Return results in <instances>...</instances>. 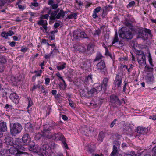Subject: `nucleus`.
Returning <instances> with one entry per match:
<instances>
[{
	"label": "nucleus",
	"mask_w": 156,
	"mask_h": 156,
	"mask_svg": "<svg viewBox=\"0 0 156 156\" xmlns=\"http://www.w3.org/2000/svg\"><path fill=\"white\" fill-rule=\"evenodd\" d=\"M26 146H27V145H25L23 142H21L20 140L19 139H16L14 144V147L17 148V149L18 150L17 151L16 156H18L20 154L23 153H27L20 151L22 150L23 151H25L26 149L25 147Z\"/></svg>",
	"instance_id": "nucleus-1"
},
{
	"label": "nucleus",
	"mask_w": 156,
	"mask_h": 156,
	"mask_svg": "<svg viewBox=\"0 0 156 156\" xmlns=\"http://www.w3.org/2000/svg\"><path fill=\"white\" fill-rule=\"evenodd\" d=\"M119 35L123 38L127 39H131L133 37V35L129 29L126 28H122L119 31Z\"/></svg>",
	"instance_id": "nucleus-2"
},
{
	"label": "nucleus",
	"mask_w": 156,
	"mask_h": 156,
	"mask_svg": "<svg viewBox=\"0 0 156 156\" xmlns=\"http://www.w3.org/2000/svg\"><path fill=\"white\" fill-rule=\"evenodd\" d=\"M22 129V126L18 123L10 124V132L11 134L14 136L20 133Z\"/></svg>",
	"instance_id": "nucleus-3"
},
{
	"label": "nucleus",
	"mask_w": 156,
	"mask_h": 156,
	"mask_svg": "<svg viewBox=\"0 0 156 156\" xmlns=\"http://www.w3.org/2000/svg\"><path fill=\"white\" fill-rule=\"evenodd\" d=\"M146 33H148L150 34L151 32L150 30L148 29L145 28L139 29L138 33V38H144L146 35Z\"/></svg>",
	"instance_id": "nucleus-4"
},
{
	"label": "nucleus",
	"mask_w": 156,
	"mask_h": 156,
	"mask_svg": "<svg viewBox=\"0 0 156 156\" xmlns=\"http://www.w3.org/2000/svg\"><path fill=\"white\" fill-rule=\"evenodd\" d=\"M137 61L140 66H144L146 63V60L145 55L143 53L137 55Z\"/></svg>",
	"instance_id": "nucleus-5"
},
{
	"label": "nucleus",
	"mask_w": 156,
	"mask_h": 156,
	"mask_svg": "<svg viewBox=\"0 0 156 156\" xmlns=\"http://www.w3.org/2000/svg\"><path fill=\"white\" fill-rule=\"evenodd\" d=\"M43 147L45 148V149L44 148H41L39 147H38L34 152L37 153H40L43 155H46L48 152L49 151V149H50L49 147L47 145H44L43 146Z\"/></svg>",
	"instance_id": "nucleus-6"
},
{
	"label": "nucleus",
	"mask_w": 156,
	"mask_h": 156,
	"mask_svg": "<svg viewBox=\"0 0 156 156\" xmlns=\"http://www.w3.org/2000/svg\"><path fill=\"white\" fill-rule=\"evenodd\" d=\"M111 102L114 107H117L121 104V102L116 96L112 95L111 97Z\"/></svg>",
	"instance_id": "nucleus-7"
},
{
	"label": "nucleus",
	"mask_w": 156,
	"mask_h": 156,
	"mask_svg": "<svg viewBox=\"0 0 156 156\" xmlns=\"http://www.w3.org/2000/svg\"><path fill=\"white\" fill-rule=\"evenodd\" d=\"M82 133L86 136H89V134L94 131V129L92 127L87 128L86 127H81L80 129Z\"/></svg>",
	"instance_id": "nucleus-8"
},
{
	"label": "nucleus",
	"mask_w": 156,
	"mask_h": 156,
	"mask_svg": "<svg viewBox=\"0 0 156 156\" xmlns=\"http://www.w3.org/2000/svg\"><path fill=\"white\" fill-rule=\"evenodd\" d=\"M86 150L88 152L92 153L94 152L95 149V147L94 144L91 143H87L85 145Z\"/></svg>",
	"instance_id": "nucleus-9"
},
{
	"label": "nucleus",
	"mask_w": 156,
	"mask_h": 156,
	"mask_svg": "<svg viewBox=\"0 0 156 156\" xmlns=\"http://www.w3.org/2000/svg\"><path fill=\"white\" fill-rule=\"evenodd\" d=\"M73 48L80 52H83L85 51L86 48L82 44L76 43L73 46Z\"/></svg>",
	"instance_id": "nucleus-10"
},
{
	"label": "nucleus",
	"mask_w": 156,
	"mask_h": 156,
	"mask_svg": "<svg viewBox=\"0 0 156 156\" xmlns=\"http://www.w3.org/2000/svg\"><path fill=\"white\" fill-rule=\"evenodd\" d=\"M109 79L106 77L104 78L101 86L103 88V90L105 91L108 86Z\"/></svg>",
	"instance_id": "nucleus-11"
},
{
	"label": "nucleus",
	"mask_w": 156,
	"mask_h": 156,
	"mask_svg": "<svg viewBox=\"0 0 156 156\" xmlns=\"http://www.w3.org/2000/svg\"><path fill=\"white\" fill-rule=\"evenodd\" d=\"M122 81L121 76H117L114 81V85L115 87H117L118 88H120L121 87Z\"/></svg>",
	"instance_id": "nucleus-12"
},
{
	"label": "nucleus",
	"mask_w": 156,
	"mask_h": 156,
	"mask_svg": "<svg viewBox=\"0 0 156 156\" xmlns=\"http://www.w3.org/2000/svg\"><path fill=\"white\" fill-rule=\"evenodd\" d=\"M148 131L147 128L141 126H138L136 129V132L140 134H144L147 133Z\"/></svg>",
	"instance_id": "nucleus-13"
},
{
	"label": "nucleus",
	"mask_w": 156,
	"mask_h": 156,
	"mask_svg": "<svg viewBox=\"0 0 156 156\" xmlns=\"http://www.w3.org/2000/svg\"><path fill=\"white\" fill-rule=\"evenodd\" d=\"M42 133V136L48 139H53V135H52L49 131H47L46 129H44Z\"/></svg>",
	"instance_id": "nucleus-14"
},
{
	"label": "nucleus",
	"mask_w": 156,
	"mask_h": 156,
	"mask_svg": "<svg viewBox=\"0 0 156 156\" xmlns=\"http://www.w3.org/2000/svg\"><path fill=\"white\" fill-rule=\"evenodd\" d=\"M7 127L6 123L3 121H0V130L1 132H5L7 130Z\"/></svg>",
	"instance_id": "nucleus-15"
},
{
	"label": "nucleus",
	"mask_w": 156,
	"mask_h": 156,
	"mask_svg": "<svg viewBox=\"0 0 156 156\" xmlns=\"http://www.w3.org/2000/svg\"><path fill=\"white\" fill-rule=\"evenodd\" d=\"M29 150L33 152L36 151V149L38 147L37 146L35 145V143L33 141H30L29 143Z\"/></svg>",
	"instance_id": "nucleus-16"
},
{
	"label": "nucleus",
	"mask_w": 156,
	"mask_h": 156,
	"mask_svg": "<svg viewBox=\"0 0 156 156\" xmlns=\"http://www.w3.org/2000/svg\"><path fill=\"white\" fill-rule=\"evenodd\" d=\"M56 75L59 78L61 79V80L63 82L64 84L62 85V84L60 83L61 85L60 86V88H62L63 89H65L66 87V83L64 80L61 77V75L60 74V73L59 72H58L56 74Z\"/></svg>",
	"instance_id": "nucleus-17"
},
{
	"label": "nucleus",
	"mask_w": 156,
	"mask_h": 156,
	"mask_svg": "<svg viewBox=\"0 0 156 156\" xmlns=\"http://www.w3.org/2000/svg\"><path fill=\"white\" fill-rule=\"evenodd\" d=\"M22 141L25 143H29L31 140L30 138L27 134H24L23 136Z\"/></svg>",
	"instance_id": "nucleus-18"
},
{
	"label": "nucleus",
	"mask_w": 156,
	"mask_h": 156,
	"mask_svg": "<svg viewBox=\"0 0 156 156\" xmlns=\"http://www.w3.org/2000/svg\"><path fill=\"white\" fill-rule=\"evenodd\" d=\"M56 124L55 123H52V125H45L44 129H46L47 131H50V130L55 128Z\"/></svg>",
	"instance_id": "nucleus-19"
},
{
	"label": "nucleus",
	"mask_w": 156,
	"mask_h": 156,
	"mask_svg": "<svg viewBox=\"0 0 156 156\" xmlns=\"http://www.w3.org/2000/svg\"><path fill=\"white\" fill-rule=\"evenodd\" d=\"M59 10V9H58L57 10L54 11L51 13L49 18L50 20H54L57 19V15Z\"/></svg>",
	"instance_id": "nucleus-20"
},
{
	"label": "nucleus",
	"mask_w": 156,
	"mask_h": 156,
	"mask_svg": "<svg viewBox=\"0 0 156 156\" xmlns=\"http://www.w3.org/2000/svg\"><path fill=\"white\" fill-rule=\"evenodd\" d=\"M98 70H101L105 67V65L103 61H101L97 65Z\"/></svg>",
	"instance_id": "nucleus-21"
},
{
	"label": "nucleus",
	"mask_w": 156,
	"mask_h": 156,
	"mask_svg": "<svg viewBox=\"0 0 156 156\" xmlns=\"http://www.w3.org/2000/svg\"><path fill=\"white\" fill-rule=\"evenodd\" d=\"M53 139H59L60 140H62L64 138V136L62 134L59 133L57 134L54 133L53 134Z\"/></svg>",
	"instance_id": "nucleus-22"
},
{
	"label": "nucleus",
	"mask_w": 156,
	"mask_h": 156,
	"mask_svg": "<svg viewBox=\"0 0 156 156\" xmlns=\"http://www.w3.org/2000/svg\"><path fill=\"white\" fill-rule=\"evenodd\" d=\"M93 88L90 91H87L86 93L84 94V95L87 97H90L93 96L95 94H96Z\"/></svg>",
	"instance_id": "nucleus-23"
},
{
	"label": "nucleus",
	"mask_w": 156,
	"mask_h": 156,
	"mask_svg": "<svg viewBox=\"0 0 156 156\" xmlns=\"http://www.w3.org/2000/svg\"><path fill=\"white\" fill-rule=\"evenodd\" d=\"M130 155L131 156H136L135 154L134 151H129L127 153H124L122 154H118L117 156H127V155Z\"/></svg>",
	"instance_id": "nucleus-24"
},
{
	"label": "nucleus",
	"mask_w": 156,
	"mask_h": 156,
	"mask_svg": "<svg viewBox=\"0 0 156 156\" xmlns=\"http://www.w3.org/2000/svg\"><path fill=\"white\" fill-rule=\"evenodd\" d=\"M94 91L96 94L98 92H99L101 90H103V88L102 86H101L100 84H98L94 88H93Z\"/></svg>",
	"instance_id": "nucleus-25"
},
{
	"label": "nucleus",
	"mask_w": 156,
	"mask_h": 156,
	"mask_svg": "<svg viewBox=\"0 0 156 156\" xmlns=\"http://www.w3.org/2000/svg\"><path fill=\"white\" fill-rule=\"evenodd\" d=\"M99 101L96 99L92 100L90 104L94 108H96L99 105Z\"/></svg>",
	"instance_id": "nucleus-26"
},
{
	"label": "nucleus",
	"mask_w": 156,
	"mask_h": 156,
	"mask_svg": "<svg viewBox=\"0 0 156 156\" xmlns=\"http://www.w3.org/2000/svg\"><path fill=\"white\" fill-rule=\"evenodd\" d=\"M92 82V80L91 75H89L87 77H86L84 81V83L87 84Z\"/></svg>",
	"instance_id": "nucleus-27"
},
{
	"label": "nucleus",
	"mask_w": 156,
	"mask_h": 156,
	"mask_svg": "<svg viewBox=\"0 0 156 156\" xmlns=\"http://www.w3.org/2000/svg\"><path fill=\"white\" fill-rule=\"evenodd\" d=\"M74 37L77 39L81 38V32L78 31H75L73 34Z\"/></svg>",
	"instance_id": "nucleus-28"
},
{
	"label": "nucleus",
	"mask_w": 156,
	"mask_h": 156,
	"mask_svg": "<svg viewBox=\"0 0 156 156\" xmlns=\"http://www.w3.org/2000/svg\"><path fill=\"white\" fill-rule=\"evenodd\" d=\"M66 12L61 10L57 15V19H59L60 17L64 18Z\"/></svg>",
	"instance_id": "nucleus-29"
},
{
	"label": "nucleus",
	"mask_w": 156,
	"mask_h": 156,
	"mask_svg": "<svg viewBox=\"0 0 156 156\" xmlns=\"http://www.w3.org/2000/svg\"><path fill=\"white\" fill-rule=\"evenodd\" d=\"M10 98L12 101H14L18 98V96L16 93H12L10 96Z\"/></svg>",
	"instance_id": "nucleus-30"
},
{
	"label": "nucleus",
	"mask_w": 156,
	"mask_h": 156,
	"mask_svg": "<svg viewBox=\"0 0 156 156\" xmlns=\"http://www.w3.org/2000/svg\"><path fill=\"white\" fill-rule=\"evenodd\" d=\"M113 151L111 153L110 156H115L118 150L117 147L115 145L113 146Z\"/></svg>",
	"instance_id": "nucleus-31"
},
{
	"label": "nucleus",
	"mask_w": 156,
	"mask_h": 156,
	"mask_svg": "<svg viewBox=\"0 0 156 156\" xmlns=\"http://www.w3.org/2000/svg\"><path fill=\"white\" fill-rule=\"evenodd\" d=\"M26 127H27L29 130L31 132L33 131L34 127V125L30 123H27L26 125Z\"/></svg>",
	"instance_id": "nucleus-32"
},
{
	"label": "nucleus",
	"mask_w": 156,
	"mask_h": 156,
	"mask_svg": "<svg viewBox=\"0 0 156 156\" xmlns=\"http://www.w3.org/2000/svg\"><path fill=\"white\" fill-rule=\"evenodd\" d=\"M104 137V134L103 132H100L98 136V140L100 142H102Z\"/></svg>",
	"instance_id": "nucleus-33"
},
{
	"label": "nucleus",
	"mask_w": 156,
	"mask_h": 156,
	"mask_svg": "<svg viewBox=\"0 0 156 156\" xmlns=\"http://www.w3.org/2000/svg\"><path fill=\"white\" fill-rule=\"evenodd\" d=\"M12 139L11 137L7 136L5 138V140L6 143L7 144H10V143L12 141Z\"/></svg>",
	"instance_id": "nucleus-34"
},
{
	"label": "nucleus",
	"mask_w": 156,
	"mask_h": 156,
	"mask_svg": "<svg viewBox=\"0 0 156 156\" xmlns=\"http://www.w3.org/2000/svg\"><path fill=\"white\" fill-rule=\"evenodd\" d=\"M38 24L39 25H47V23L46 20H44L42 19L40 20L38 23Z\"/></svg>",
	"instance_id": "nucleus-35"
},
{
	"label": "nucleus",
	"mask_w": 156,
	"mask_h": 156,
	"mask_svg": "<svg viewBox=\"0 0 156 156\" xmlns=\"http://www.w3.org/2000/svg\"><path fill=\"white\" fill-rule=\"evenodd\" d=\"M118 40L119 38L117 35V32H116L115 33L114 38L113 41L112 43V44H113L117 42L118 41Z\"/></svg>",
	"instance_id": "nucleus-36"
},
{
	"label": "nucleus",
	"mask_w": 156,
	"mask_h": 156,
	"mask_svg": "<svg viewBox=\"0 0 156 156\" xmlns=\"http://www.w3.org/2000/svg\"><path fill=\"white\" fill-rule=\"evenodd\" d=\"M76 16L77 14L76 13H72L70 15H69L67 16V18L71 19H72L73 17L76 19Z\"/></svg>",
	"instance_id": "nucleus-37"
},
{
	"label": "nucleus",
	"mask_w": 156,
	"mask_h": 156,
	"mask_svg": "<svg viewBox=\"0 0 156 156\" xmlns=\"http://www.w3.org/2000/svg\"><path fill=\"white\" fill-rule=\"evenodd\" d=\"M66 64L64 63L62 65L58 66H57V69L59 70H62L63 69L66 67Z\"/></svg>",
	"instance_id": "nucleus-38"
},
{
	"label": "nucleus",
	"mask_w": 156,
	"mask_h": 156,
	"mask_svg": "<svg viewBox=\"0 0 156 156\" xmlns=\"http://www.w3.org/2000/svg\"><path fill=\"white\" fill-rule=\"evenodd\" d=\"M9 152L11 154H14L16 152V150L15 147H12L9 149Z\"/></svg>",
	"instance_id": "nucleus-39"
},
{
	"label": "nucleus",
	"mask_w": 156,
	"mask_h": 156,
	"mask_svg": "<svg viewBox=\"0 0 156 156\" xmlns=\"http://www.w3.org/2000/svg\"><path fill=\"white\" fill-rule=\"evenodd\" d=\"M145 70L148 72H152L153 71V69L149 66H146L145 68Z\"/></svg>",
	"instance_id": "nucleus-40"
},
{
	"label": "nucleus",
	"mask_w": 156,
	"mask_h": 156,
	"mask_svg": "<svg viewBox=\"0 0 156 156\" xmlns=\"http://www.w3.org/2000/svg\"><path fill=\"white\" fill-rule=\"evenodd\" d=\"M27 99L28 101V105L27 109H28L30 107L32 106L33 105V103L30 98L28 97L27 98Z\"/></svg>",
	"instance_id": "nucleus-41"
},
{
	"label": "nucleus",
	"mask_w": 156,
	"mask_h": 156,
	"mask_svg": "<svg viewBox=\"0 0 156 156\" xmlns=\"http://www.w3.org/2000/svg\"><path fill=\"white\" fill-rule=\"evenodd\" d=\"M6 62V58L4 56H1L0 58V62L2 63H5Z\"/></svg>",
	"instance_id": "nucleus-42"
},
{
	"label": "nucleus",
	"mask_w": 156,
	"mask_h": 156,
	"mask_svg": "<svg viewBox=\"0 0 156 156\" xmlns=\"http://www.w3.org/2000/svg\"><path fill=\"white\" fill-rule=\"evenodd\" d=\"M102 56L101 55L100 53H98L97 54V55L94 59V61H96L99 60V59L101 58Z\"/></svg>",
	"instance_id": "nucleus-43"
},
{
	"label": "nucleus",
	"mask_w": 156,
	"mask_h": 156,
	"mask_svg": "<svg viewBox=\"0 0 156 156\" xmlns=\"http://www.w3.org/2000/svg\"><path fill=\"white\" fill-rule=\"evenodd\" d=\"M48 17L49 15L47 14L41 16L40 17V19L42 20L43 19H48Z\"/></svg>",
	"instance_id": "nucleus-44"
},
{
	"label": "nucleus",
	"mask_w": 156,
	"mask_h": 156,
	"mask_svg": "<svg viewBox=\"0 0 156 156\" xmlns=\"http://www.w3.org/2000/svg\"><path fill=\"white\" fill-rule=\"evenodd\" d=\"M147 78L150 81H152L153 80L154 77L152 75L150 74L147 76Z\"/></svg>",
	"instance_id": "nucleus-45"
},
{
	"label": "nucleus",
	"mask_w": 156,
	"mask_h": 156,
	"mask_svg": "<svg viewBox=\"0 0 156 156\" xmlns=\"http://www.w3.org/2000/svg\"><path fill=\"white\" fill-rule=\"evenodd\" d=\"M101 8L100 7H97L93 11V12L95 13H98L101 10Z\"/></svg>",
	"instance_id": "nucleus-46"
},
{
	"label": "nucleus",
	"mask_w": 156,
	"mask_h": 156,
	"mask_svg": "<svg viewBox=\"0 0 156 156\" xmlns=\"http://www.w3.org/2000/svg\"><path fill=\"white\" fill-rule=\"evenodd\" d=\"M87 38V36L85 32H81V38Z\"/></svg>",
	"instance_id": "nucleus-47"
},
{
	"label": "nucleus",
	"mask_w": 156,
	"mask_h": 156,
	"mask_svg": "<svg viewBox=\"0 0 156 156\" xmlns=\"http://www.w3.org/2000/svg\"><path fill=\"white\" fill-rule=\"evenodd\" d=\"M18 5V8L21 10H23L25 8L24 6H22V5L19 4L18 3L17 4Z\"/></svg>",
	"instance_id": "nucleus-48"
},
{
	"label": "nucleus",
	"mask_w": 156,
	"mask_h": 156,
	"mask_svg": "<svg viewBox=\"0 0 156 156\" xmlns=\"http://www.w3.org/2000/svg\"><path fill=\"white\" fill-rule=\"evenodd\" d=\"M5 2L3 1H0V9H2L3 6L5 4Z\"/></svg>",
	"instance_id": "nucleus-49"
},
{
	"label": "nucleus",
	"mask_w": 156,
	"mask_h": 156,
	"mask_svg": "<svg viewBox=\"0 0 156 156\" xmlns=\"http://www.w3.org/2000/svg\"><path fill=\"white\" fill-rule=\"evenodd\" d=\"M69 101V103L70 105V106L72 107V108L74 107V103L73 101L71 100L70 99H68Z\"/></svg>",
	"instance_id": "nucleus-50"
},
{
	"label": "nucleus",
	"mask_w": 156,
	"mask_h": 156,
	"mask_svg": "<svg viewBox=\"0 0 156 156\" xmlns=\"http://www.w3.org/2000/svg\"><path fill=\"white\" fill-rule=\"evenodd\" d=\"M1 36L6 38H7L8 37L7 33L5 32H3L1 34Z\"/></svg>",
	"instance_id": "nucleus-51"
},
{
	"label": "nucleus",
	"mask_w": 156,
	"mask_h": 156,
	"mask_svg": "<svg viewBox=\"0 0 156 156\" xmlns=\"http://www.w3.org/2000/svg\"><path fill=\"white\" fill-rule=\"evenodd\" d=\"M152 156H156V146L153 148L152 151Z\"/></svg>",
	"instance_id": "nucleus-52"
},
{
	"label": "nucleus",
	"mask_w": 156,
	"mask_h": 156,
	"mask_svg": "<svg viewBox=\"0 0 156 156\" xmlns=\"http://www.w3.org/2000/svg\"><path fill=\"white\" fill-rule=\"evenodd\" d=\"M117 120L116 119H115L111 123L110 126V127L112 128L114 126V125L115 124Z\"/></svg>",
	"instance_id": "nucleus-53"
},
{
	"label": "nucleus",
	"mask_w": 156,
	"mask_h": 156,
	"mask_svg": "<svg viewBox=\"0 0 156 156\" xmlns=\"http://www.w3.org/2000/svg\"><path fill=\"white\" fill-rule=\"evenodd\" d=\"M135 4V2L134 1H132L130 2L128 5V6L131 7L134 5Z\"/></svg>",
	"instance_id": "nucleus-54"
},
{
	"label": "nucleus",
	"mask_w": 156,
	"mask_h": 156,
	"mask_svg": "<svg viewBox=\"0 0 156 156\" xmlns=\"http://www.w3.org/2000/svg\"><path fill=\"white\" fill-rule=\"evenodd\" d=\"M52 53H53V51H52L51 53H50L48 54H47V55H45V58L46 59L49 58H50L51 54Z\"/></svg>",
	"instance_id": "nucleus-55"
},
{
	"label": "nucleus",
	"mask_w": 156,
	"mask_h": 156,
	"mask_svg": "<svg viewBox=\"0 0 156 156\" xmlns=\"http://www.w3.org/2000/svg\"><path fill=\"white\" fill-rule=\"evenodd\" d=\"M119 45L120 47H122L124 46L125 44L124 42L123 41H120L119 43Z\"/></svg>",
	"instance_id": "nucleus-56"
},
{
	"label": "nucleus",
	"mask_w": 156,
	"mask_h": 156,
	"mask_svg": "<svg viewBox=\"0 0 156 156\" xmlns=\"http://www.w3.org/2000/svg\"><path fill=\"white\" fill-rule=\"evenodd\" d=\"M8 36H11L13 35L14 33L12 31H9V32L7 33Z\"/></svg>",
	"instance_id": "nucleus-57"
},
{
	"label": "nucleus",
	"mask_w": 156,
	"mask_h": 156,
	"mask_svg": "<svg viewBox=\"0 0 156 156\" xmlns=\"http://www.w3.org/2000/svg\"><path fill=\"white\" fill-rule=\"evenodd\" d=\"M3 70V64L0 62V72H2Z\"/></svg>",
	"instance_id": "nucleus-58"
},
{
	"label": "nucleus",
	"mask_w": 156,
	"mask_h": 156,
	"mask_svg": "<svg viewBox=\"0 0 156 156\" xmlns=\"http://www.w3.org/2000/svg\"><path fill=\"white\" fill-rule=\"evenodd\" d=\"M50 81V79L49 78H47L45 79V84L46 85L48 84Z\"/></svg>",
	"instance_id": "nucleus-59"
},
{
	"label": "nucleus",
	"mask_w": 156,
	"mask_h": 156,
	"mask_svg": "<svg viewBox=\"0 0 156 156\" xmlns=\"http://www.w3.org/2000/svg\"><path fill=\"white\" fill-rule=\"evenodd\" d=\"M54 32V31H52L51 33L50 34V37H51V40H53L54 39V33L53 32Z\"/></svg>",
	"instance_id": "nucleus-60"
},
{
	"label": "nucleus",
	"mask_w": 156,
	"mask_h": 156,
	"mask_svg": "<svg viewBox=\"0 0 156 156\" xmlns=\"http://www.w3.org/2000/svg\"><path fill=\"white\" fill-rule=\"evenodd\" d=\"M149 118L153 119L154 120H156V115H153L152 116H150L149 117Z\"/></svg>",
	"instance_id": "nucleus-61"
},
{
	"label": "nucleus",
	"mask_w": 156,
	"mask_h": 156,
	"mask_svg": "<svg viewBox=\"0 0 156 156\" xmlns=\"http://www.w3.org/2000/svg\"><path fill=\"white\" fill-rule=\"evenodd\" d=\"M58 5L57 4H54L52 5V8L53 9H55L58 7Z\"/></svg>",
	"instance_id": "nucleus-62"
},
{
	"label": "nucleus",
	"mask_w": 156,
	"mask_h": 156,
	"mask_svg": "<svg viewBox=\"0 0 156 156\" xmlns=\"http://www.w3.org/2000/svg\"><path fill=\"white\" fill-rule=\"evenodd\" d=\"M92 17L94 18H98V16L96 13L93 12Z\"/></svg>",
	"instance_id": "nucleus-63"
},
{
	"label": "nucleus",
	"mask_w": 156,
	"mask_h": 156,
	"mask_svg": "<svg viewBox=\"0 0 156 156\" xmlns=\"http://www.w3.org/2000/svg\"><path fill=\"white\" fill-rule=\"evenodd\" d=\"M60 25V24L58 23H55L54 24V27L55 28H57Z\"/></svg>",
	"instance_id": "nucleus-64"
}]
</instances>
